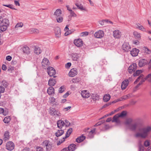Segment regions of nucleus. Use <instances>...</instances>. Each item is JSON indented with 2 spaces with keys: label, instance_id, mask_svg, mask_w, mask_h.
Returning a JSON list of instances; mask_svg holds the SVG:
<instances>
[{
  "label": "nucleus",
  "instance_id": "nucleus-1",
  "mask_svg": "<svg viewBox=\"0 0 151 151\" xmlns=\"http://www.w3.org/2000/svg\"><path fill=\"white\" fill-rule=\"evenodd\" d=\"M139 132L135 134L136 137L145 138L150 134L151 132V127L147 126L140 128L139 129Z\"/></svg>",
  "mask_w": 151,
  "mask_h": 151
},
{
  "label": "nucleus",
  "instance_id": "nucleus-2",
  "mask_svg": "<svg viewBox=\"0 0 151 151\" xmlns=\"http://www.w3.org/2000/svg\"><path fill=\"white\" fill-rule=\"evenodd\" d=\"M9 24V21L8 19H3L0 16V32L6 31Z\"/></svg>",
  "mask_w": 151,
  "mask_h": 151
},
{
  "label": "nucleus",
  "instance_id": "nucleus-3",
  "mask_svg": "<svg viewBox=\"0 0 151 151\" xmlns=\"http://www.w3.org/2000/svg\"><path fill=\"white\" fill-rule=\"evenodd\" d=\"M132 122V119L131 118L128 119L125 122V124L129 126V129L132 131H135L138 127V124L136 123L131 124Z\"/></svg>",
  "mask_w": 151,
  "mask_h": 151
},
{
  "label": "nucleus",
  "instance_id": "nucleus-4",
  "mask_svg": "<svg viewBox=\"0 0 151 151\" xmlns=\"http://www.w3.org/2000/svg\"><path fill=\"white\" fill-rule=\"evenodd\" d=\"M47 73L50 76H53L54 78L56 77V76H54V75L56 73V71L53 67L50 66L48 67Z\"/></svg>",
  "mask_w": 151,
  "mask_h": 151
},
{
  "label": "nucleus",
  "instance_id": "nucleus-5",
  "mask_svg": "<svg viewBox=\"0 0 151 151\" xmlns=\"http://www.w3.org/2000/svg\"><path fill=\"white\" fill-rule=\"evenodd\" d=\"M43 145L44 147H46L47 151H50L52 147L51 143L47 140H45L43 142Z\"/></svg>",
  "mask_w": 151,
  "mask_h": 151
},
{
  "label": "nucleus",
  "instance_id": "nucleus-6",
  "mask_svg": "<svg viewBox=\"0 0 151 151\" xmlns=\"http://www.w3.org/2000/svg\"><path fill=\"white\" fill-rule=\"evenodd\" d=\"M104 35V33L103 31L99 30L96 32L94 34V37L97 38H102Z\"/></svg>",
  "mask_w": 151,
  "mask_h": 151
},
{
  "label": "nucleus",
  "instance_id": "nucleus-7",
  "mask_svg": "<svg viewBox=\"0 0 151 151\" xmlns=\"http://www.w3.org/2000/svg\"><path fill=\"white\" fill-rule=\"evenodd\" d=\"M137 64L136 63L132 64L128 68V72L129 73L134 72L137 69Z\"/></svg>",
  "mask_w": 151,
  "mask_h": 151
},
{
  "label": "nucleus",
  "instance_id": "nucleus-8",
  "mask_svg": "<svg viewBox=\"0 0 151 151\" xmlns=\"http://www.w3.org/2000/svg\"><path fill=\"white\" fill-rule=\"evenodd\" d=\"M50 65V62L48 60L47 58H44L42 62V65L43 68L45 69Z\"/></svg>",
  "mask_w": 151,
  "mask_h": 151
},
{
  "label": "nucleus",
  "instance_id": "nucleus-9",
  "mask_svg": "<svg viewBox=\"0 0 151 151\" xmlns=\"http://www.w3.org/2000/svg\"><path fill=\"white\" fill-rule=\"evenodd\" d=\"M50 114L52 116H60L61 114L58 110H56L53 108H52L50 111Z\"/></svg>",
  "mask_w": 151,
  "mask_h": 151
},
{
  "label": "nucleus",
  "instance_id": "nucleus-10",
  "mask_svg": "<svg viewBox=\"0 0 151 151\" xmlns=\"http://www.w3.org/2000/svg\"><path fill=\"white\" fill-rule=\"evenodd\" d=\"M79 54L77 53L73 52L70 54L72 59L73 61H78L80 58Z\"/></svg>",
  "mask_w": 151,
  "mask_h": 151
},
{
  "label": "nucleus",
  "instance_id": "nucleus-11",
  "mask_svg": "<svg viewBox=\"0 0 151 151\" xmlns=\"http://www.w3.org/2000/svg\"><path fill=\"white\" fill-rule=\"evenodd\" d=\"M77 69L76 68L72 69L68 73V75L69 76L73 77L76 75L78 74Z\"/></svg>",
  "mask_w": 151,
  "mask_h": 151
},
{
  "label": "nucleus",
  "instance_id": "nucleus-12",
  "mask_svg": "<svg viewBox=\"0 0 151 151\" xmlns=\"http://www.w3.org/2000/svg\"><path fill=\"white\" fill-rule=\"evenodd\" d=\"M6 147V149L7 150L11 151L14 149V145L13 142L9 141L7 143Z\"/></svg>",
  "mask_w": 151,
  "mask_h": 151
},
{
  "label": "nucleus",
  "instance_id": "nucleus-13",
  "mask_svg": "<svg viewBox=\"0 0 151 151\" xmlns=\"http://www.w3.org/2000/svg\"><path fill=\"white\" fill-rule=\"evenodd\" d=\"M75 45L78 47L82 46L83 44V42L81 39H75L74 41Z\"/></svg>",
  "mask_w": 151,
  "mask_h": 151
},
{
  "label": "nucleus",
  "instance_id": "nucleus-14",
  "mask_svg": "<svg viewBox=\"0 0 151 151\" xmlns=\"http://www.w3.org/2000/svg\"><path fill=\"white\" fill-rule=\"evenodd\" d=\"M113 36L115 38L119 39L122 35L121 32L118 30H116L113 32Z\"/></svg>",
  "mask_w": 151,
  "mask_h": 151
},
{
  "label": "nucleus",
  "instance_id": "nucleus-15",
  "mask_svg": "<svg viewBox=\"0 0 151 151\" xmlns=\"http://www.w3.org/2000/svg\"><path fill=\"white\" fill-rule=\"evenodd\" d=\"M81 94L84 98H88L90 96L89 93L86 90H83L81 91Z\"/></svg>",
  "mask_w": 151,
  "mask_h": 151
},
{
  "label": "nucleus",
  "instance_id": "nucleus-16",
  "mask_svg": "<svg viewBox=\"0 0 151 151\" xmlns=\"http://www.w3.org/2000/svg\"><path fill=\"white\" fill-rule=\"evenodd\" d=\"M123 49L125 51H130L131 47L129 44L127 43H124L122 46Z\"/></svg>",
  "mask_w": 151,
  "mask_h": 151
},
{
  "label": "nucleus",
  "instance_id": "nucleus-17",
  "mask_svg": "<svg viewBox=\"0 0 151 151\" xmlns=\"http://www.w3.org/2000/svg\"><path fill=\"white\" fill-rule=\"evenodd\" d=\"M55 35L56 37H59L60 36L61 30L60 28L58 27H56L54 29Z\"/></svg>",
  "mask_w": 151,
  "mask_h": 151
},
{
  "label": "nucleus",
  "instance_id": "nucleus-18",
  "mask_svg": "<svg viewBox=\"0 0 151 151\" xmlns=\"http://www.w3.org/2000/svg\"><path fill=\"white\" fill-rule=\"evenodd\" d=\"M23 52L27 55L29 54L30 53V50L29 47L27 46L23 47L22 48Z\"/></svg>",
  "mask_w": 151,
  "mask_h": 151
},
{
  "label": "nucleus",
  "instance_id": "nucleus-19",
  "mask_svg": "<svg viewBox=\"0 0 151 151\" xmlns=\"http://www.w3.org/2000/svg\"><path fill=\"white\" fill-rule=\"evenodd\" d=\"M129 83V80H125L123 81L121 85V88L122 89H125Z\"/></svg>",
  "mask_w": 151,
  "mask_h": 151
},
{
  "label": "nucleus",
  "instance_id": "nucleus-20",
  "mask_svg": "<svg viewBox=\"0 0 151 151\" xmlns=\"http://www.w3.org/2000/svg\"><path fill=\"white\" fill-rule=\"evenodd\" d=\"M139 50L136 48H134L130 51V54L133 56H137L139 52Z\"/></svg>",
  "mask_w": 151,
  "mask_h": 151
},
{
  "label": "nucleus",
  "instance_id": "nucleus-21",
  "mask_svg": "<svg viewBox=\"0 0 151 151\" xmlns=\"http://www.w3.org/2000/svg\"><path fill=\"white\" fill-rule=\"evenodd\" d=\"M147 63V60L145 59H142L139 60L138 64L140 67H142L144 66Z\"/></svg>",
  "mask_w": 151,
  "mask_h": 151
},
{
  "label": "nucleus",
  "instance_id": "nucleus-22",
  "mask_svg": "<svg viewBox=\"0 0 151 151\" xmlns=\"http://www.w3.org/2000/svg\"><path fill=\"white\" fill-rule=\"evenodd\" d=\"M151 77V73L148 75L145 78H143V77L141 78V81L139 82V83L141 85L145 81L147 80L148 81V79L150 78Z\"/></svg>",
  "mask_w": 151,
  "mask_h": 151
},
{
  "label": "nucleus",
  "instance_id": "nucleus-23",
  "mask_svg": "<svg viewBox=\"0 0 151 151\" xmlns=\"http://www.w3.org/2000/svg\"><path fill=\"white\" fill-rule=\"evenodd\" d=\"M57 124L58 127L60 129H61L65 125V122L63 120H60L58 121Z\"/></svg>",
  "mask_w": 151,
  "mask_h": 151
},
{
  "label": "nucleus",
  "instance_id": "nucleus-24",
  "mask_svg": "<svg viewBox=\"0 0 151 151\" xmlns=\"http://www.w3.org/2000/svg\"><path fill=\"white\" fill-rule=\"evenodd\" d=\"M56 82V80L55 79H50L48 81V85L49 86L52 87L54 86Z\"/></svg>",
  "mask_w": 151,
  "mask_h": 151
},
{
  "label": "nucleus",
  "instance_id": "nucleus-25",
  "mask_svg": "<svg viewBox=\"0 0 151 151\" xmlns=\"http://www.w3.org/2000/svg\"><path fill=\"white\" fill-rule=\"evenodd\" d=\"M47 92L49 95H52L54 93V89L52 87H49L47 90Z\"/></svg>",
  "mask_w": 151,
  "mask_h": 151
},
{
  "label": "nucleus",
  "instance_id": "nucleus-26",
  "mask_svg": "<svg viewBox=\"0 0 151 151\" xmlns=\"http://www.w3.org/2000/svg\"><path fill=\"white\" fill-rule=\"evenodd\" d=\"M62 14V12L60 9H58L56 10L54 12V15L55 17H58L61 15Z\"/></svg>",
  "mask_w": 151,
  "mask_h": 151
},
{
  "label": "nucleus",
  "instance_id": "nucleus-27",
  "mask_svg": "<svg viewBox=\"0 0 151 151\" xmlns=\"http://www.w3.org/2000/svg\"><path fill=\"white\" fill-rule=\"evenodd\" d=\"M73 131V129L72 128H70L68 129L67 132L65 134V137H63V139H64L63 141H64L65 139L68 137L70 134Z\"/></svg>",
  "mask_w": 151,
  "mask_h": 151
},
{
  "label": "nucleus",
  "instance_id": "nucleus-28",
  "mask_svg": "<svg viewBox=\"0 0 151 151\" xmlns=\"http://www.w3.org/2000/svg\"><path fill=\"white\" fill-rule=\"evenodd\" d=\"M9 132L8 131L5 132L4 134L3 140L6 141L9 139Z\"/></svg>",
  "mask_w": 151,
  "mask_h": 151
},
{
  "label": "nucleus",
  "instance_id": "nucleus-29",
  "mask_svg": "<svg viewBox=\"0 0 151 151\" xmlns=\"http://www.w3.org/2000/svg\"><path fill=\"white\" fill-rule=\"evenodd\" d=\"M69 151H74L76 148V145L72 144H71L68 147Z\"/></svg>",
  "mask_w": 151,
  "mask_h": 151
},
{
  "label": "nucleus",
  "instance_id": "nucleus-30",
  "mask_svg": "<svg viewBox=\"0 0 151 151\" xmlns=\"http://www.w3.org/2000/svg\"><path fill=\"white\" fill-rule=\"evenodd\" d=\"M86 138L85 136L82 135L81 136L77 138L76 139V141L78 143H80L82 142Z\"/></svg>",
  "mask_w": 151,
  "mask_h": 151
},
{
  "label": "nucleus",
  "instance_id": "nucleus-31",
  "mask_svg": "<svg viewBox=\"0 0 151 151\" xmlns=\"http://www.w3.org/2000/svg\"><path fill=\"white\" fill-rule=\"evenodd\" d=\"M96 130V128H94L93 129L91 130L88 132V136L89 138H92L93 137L94 135L95 134Z\"/></svg>",
  "mask_w": 151,
  "mask_h": 151
},
{
  "label": "nucleus",
  "instance_id": "nucleus-32",
  "mask_svg": "<svg viewBox=\"0 0 151 151\" xmlns=\"http://www.w3.org/2000/svg\"><path fill=\"white\" fill-rule=\"evenodd\" d=\"M119 116L118 114L115 115L113 118V119L112 120V122H116V123H119L120 121L119 119Z\"/></svg>",
  "mask_w": 151,
  "mask_h": 151
},
{
  "label": "nucleus",
  "instance_id": "nucleus-33",
  "mask_svg": "<svg viewBox=\"0 0 151 151\" xmlns=\"http://www.w3.org/2000/svg\"><path fill=\"white\" fill-rule=\"evenodd\" d=\"M111 96L109 94H106L103 97V100L104 102H107L110 99Z\"/></svg>",
  "mask_w": 151,
  "mask_h": 151
},
{
  "label": "nucleus",
  "instance_id": "nucleus-34",
  "mask_svg": "<svg viewBox=\"0 0 151 151\" xmlns=\"http://www.w3.org/2000/svg\"><path fill=\"white\" fill-rule=\"evenodd\" d=\"M130 94H128V95H126L124 96H123L121 98V99H119V100H118V101H114L112 102V103H114L118 101H122L123 99L125 100V99H128L129 98H130Z\"/></svg>",
  "mask_w": 151,
  "mask_h": 151
},
{
  "label": "nucleus",
  "instance_id": "nucleus-35",
  "mask_svg": "<svg viewBox=\"0 0 151 151\" xmlns=\"http://www.w3.org/2000/svg\"><path fill=\"white\" fill-rule=\"evenodd\" d=\"M136 28L142 31L146 32L145 29L142 25H141L139 24H137Z\"/></svg>",
  "mask_w": 151,
  "mask_h": 151
},
{
  "label": "nucleus",
  "instance_id": "nucleus-36",
  "mask_svg": "<svg viewBox=\"0 0 151 151\" xmlns=\"http://www.w3.org/2000/svg\"><path fill=\"white\" fill-rule=\"evenodd\" d=\"M41 50L40 48L38 47H35L34 49V52L37 55H38L41 52Z\"/></svg>",
  "mask_w": 151,
  "mask_h": 151
},
{
  "label": "nucleus",
  "instance_id": "nucleus-37",
  "mask_svg": "<svg viewBox=\"0 0 151 151\" xmlns=\"http://www.w3.org/2000/svg\"><path fill=\"white\" fill-rule=\"evenodd\" d=\"M64 133L63 130H59L55 133V136L57 137H59L62 135Z\"/></svg>",
  "mask_w": 151,
  "mask_h": 151
},
{
  "label": "nucleus",
  "instance_id": "nucleus-38",
  "mask_svg": "<svg viewBox=\"0 0 151 151\" xmlns=\"http://www.w3.org/2000/svg\"><path fill=\"white\" fill-rule=\"evenodd\" d=\"M11 118L9 116L6 117L4 119L3 121L5 123H8L10 121Z\"/></svg>",
  "mask_w": 151,
  "mask_h": 151
},
{
  "label": "nucleus",
  "instance_id": "nucleus-39",
  "mask_svg": "<svg viewBox=\"0 0 151 151\" xmlns=\"http://www.w3.org/2000/svg\"><path fill=\"white\" fill-rule=\"evenodd\" d=\"M127 112L126 111H123L120 113H119V116L120 117H123L126 116L127 115Z\"/></svg>",
  "mask_w": 151,
  "mask_h": 151
},
{
  "label": "nucleus",
  "instance_id": "nucleus-40",
  "mask_svg": "<svg viewBox=\"0 0 151 151\" xmlns=\"http://www.w3.org/2000/svg\"><path fill=\"white\" fill-rule=\"evenodd\" d=\"M57 22L58 23H61L63 21V18L61 16L55 17Z\"/></svg>",
  "mask_w": 151,
  "mask_h": 151
},
{
  "label": "nucleus",
  "instance_id": "nucleus-41",
  "mask_svg": "<svg viewBox=\"0 0 151 151\" xmlns=\"http://www.w3.org/2000/svg\"><path fill=\"white\" fill-rule=\"evenodd\" d=\"M143 50L144 52L147 54H150L151 52V51L147 47H145L143 48Z\"/></svg>",
  "mask_w": 151,
  "mask_h": 151
},
{
  "label": "nucleus",
  "instance_id": "nucleus-42",
  "mask_svg": "<svg viewBox=\"0 0 151 151\" xmlns=\"http://www.w3.org/2000/svg\"><path fill=\"white\" fill-rule=\"evenodd\" d=\"M80 78H73L72 81V82L73 83H76L79 82L80 81Z\"/></svg>",
  "mask_w": 151,
  "mask_h": 151
},
{
  "label": "nucleus",
  "instance_id": "nucleus-43",
  "mask_svg": "<svg viewBox=\"0 0 151 151\" xmlns=\"http://www.w3.org/2000/svg\"><path fill=\"white\" fill-rule=\"evenodd\" d=\"M142 72V71L141 70H137L133 74V75L134 76H139Z\"/></svg>",
  "mask_w": 151,
  "mask_h": 151
},
{
  "label": "nucleus",
  "instance_id": "nucleus-44",
  "mask_svg": "<svg viewBox=\"0 0 151 151\" xmlns=\"http://www.w3.org/2000/svg\"><path fill=\"white\" fill-rule=\"evenodd\" d=\"M133 35L135 37H137V38L138 39H140V38L141 37L140 34L138 33L137 32L134 31L133 32Z\"/></svg>",
  "mask_w": 151,
  "mask_h": 151
},
{
  "label": "nucleus",
  "instance_id": "nucleus-45",
  "mask_svg": "<svg viewBox=\"0 0 151 151\" xmlns=\"http://www.w3.org/2000/svg\"><path fill=\"white\" fill-rule=\"evenodd\" d=\"M65 90V87L64 86H61L59 89V93H60L63 92Z\"/></svg>",
  "mask_w": 151,
  "mask_h": 151
},
{
  "label": "nucleus",
  "instance_id": "nucleus-46",
  "mask_svg": "<svg viewBox=\"0 0 151 151\" xmlns=\"http://www.w3.org/2000/svg\"><path fill=\"white\" fill-rule=\"evenodd\" d=\"M8 83L6 82L5 81H3L1 83V86H2L3 87L6 88L8 86Z\"/></svg>",
  "mask_w": 151,
  "mask_h": 151
},
{
  "label": "nucleus",
  "instance_id": "nucleus-47",
  "mask_svg": "<svg viewBox=\"0 0 151 151\" xmlns=\"http://www.w3.org/2000/svg\"><path fill=\"white\" fill-rule=\"evenodd\" d=\"M2 5H3V6H4L9 7L12 9H15L13 5L12 4H8V5L3 4Z\"/></svg>",
  "mask_w": 151,
  "mask_h": 151
},
{
  "label": "nucleus",
  "instance_id": "nucleus-48",
  "mask_svg": "<svg viewBox=\"0 0 151 151\" xmlns=\"http://www.w3.org/2000/svg\"><path fill=\"white\" fill-rule=\"evenodd\" d=\"M0 114H3L4 115H6L8 114V112L4 111V110L2 108H0Z\"/></svg>",
  "mask_w": 151,
  "mask_h": 151
},
{
  "label": "nucleus",
  "instance_id": "nucleus-49",
  "mask_svg": "<svg viewBox=\"0 0 151 151\" xmlns=\"http://www.w3.org/2000/svg\"><path fill=\"white\" fill-rule=\"evenodd\" d=\"M70 13L72 17H76L77 16V15L72 10H70Z\"/></svg>",
  "mask_w": 151,
  "mask_h": 151
},
{
  "label": "nucleus",
  "instance_id": "nucleus-50",
  "mask_svg": "<svg viewBox=\"0 0 151 151\" xmlns=\"http://www.w3.org/2000/svg\"><path fill=\"white\" fill-rule=\"evenodd\" d=\"M23 24L22 23H20L17 24L15 26V28H17L18 27H22Z\"/></svg>",
  "mask_w": 151,
  "mask_h": 151
},
{
  "label": "nucleus",
  "instance_id": "nucleus-51",
  "mask_svg": "<svg viewBox=\"0 0 151 151\" xmlns=\"http://www.w3.org/2000/svg\"><path fill=\"white\" fill-rule=\"evenodd\" d=\"M5 90L4 87H3L2 86H0V93H3Z\"/></svg>",
  "mask_w": 151,
  "mask_h": 151
},
{
  "label": "nucleus",
  "instance_id": "nucleus-52",
  "mask_svg": "<svg viewBox=\"0 0 151 151\" xmlns=\"http://www.w3.org/2000/svg\"><path fill=\"white\" fill-rule=\"evenodd\" d=\"M150 145V143L149 140L145 141L144 143V145L146 147Z\"/></svg>",
  "mask_w": 151,
  "mask_h": 151
},
{
  "label": "nucleus",
  "instance_id": "nucleus-53",
  "mask_svg": "<svg viewBox=\"0 0 151 151\" xmlns=\"http://www.w3.org/2000/svg\"><path fill=\"white\" fill-rule=\"evenodd\" d=\"M65 126L66 127H68L70 125V123L69 122L65 120Z\"/></svg>",
  "mask_w": 151,
  "mask_h": 151
},
{
  "label": "nucleus",
  "instance_id": "nucleus-54",
  "mask_svg": "<svg viewBox=\"0 0 151 151\" xmlns=\"http://www.w3.org/2000/svg\"><path fill=\"white\" fill-rule=\"evenodd\" d=\"M143 76V75L142 74H141L140 75V76L138 77L137 78V79L134 82V83H136L137 82L139 81V80L141 79V78H142Z\"/></svg>",
  "mask_w": 151,
  "mask_h": 151
},
{
  "label": "nucleus",
  "instance_id": "nucleus-55",
  "mask_svg": "<svg viewBox=\"0 0 151 151\" xmlns=\"http://www.w3.org/2000/svg\"><path fill=\"white\" fill-rule=\"evenodd\" d=\"M14 67L12 66H10L8 68V70L9 72H12L13 70H14Z\"/></svg>",
  "mask_w": 151,
  "mask_h": 151
},
{
  "label": "nucleus",
  "instance_id": "nucleus-56",
  "mask_svg": "<svg viewBox=\"0 0 151 151\" xmlns=\"http://www.w3.org/2000/svg\"><path fill=\"white\" fill-rule=\"evenodd\" d=\"M32 32L33 33H38L39 32L38 30L36 29H32Z\"/></svg>",
  "mask_w": 151,
  "mask_h": 151
},
{
  "label": "nucleus",
  "instance_id": "nucleus-57",
  "mask_svg": "<svg viewBox=\"0 0 151 151\" xmlns=\"http://www.w3.org/2000/svg\"><path fill=\"white\" fill-rule=\"evenodd\" d=\"M81 34H82V36H86L88 35V32H82Z\"/></svg>",
  "mask_w": 151,
  "mask_h": 151
},
{
  "label": "nucleus",
  "instance_id": "nucleus-58",
  "mask_svg": "<svg viewBox=\"0 0 151 151\" xmlns=\"http://www.w3.org/2000/svg\"><path fill=\"white\" fill-rule=\"evenodd\" d=\"M12 59V57L10 55H8L6 57V60L8 61H10Z\"/></svg>",
  "mask_w": 151,
  "mask_h": 151
},
{
  "label": "nucleus",
  "instance_id": "nucleus-59",
  "mask_svg": "<svg viewBox=\"0 0 151 151\" xmlns=\"http://www.w3.org/2000/svg\"><path fill=\"white\" fill-rule=\"evenodd\" d=\"M14 4L16 6H20V4L19 3V1H17V0H14Z\"/></svg>",
  "mask_w": 151,
  "mask_h": 151
},
{
  "label": "nucleus",
  "instance_id": "nucleus-60",
  "mask_svg": "<svg viewBox=\"0 0 151 151\" xmlns=\"http://www.w3.org/2000/svg\"><path fill=\"white\" fill-rule=\"evenodd\" d=\"M36 150L37 151H43V149L42 148L40 147H37Z\"/></svg>",
  "mask_w": 151,
  "mask_h": 151
},
{
  "label": "nucleus",
  "instance_id": "nucleus-61",
  "mask_svg": "<svg viewBox=\"0 0 151 151\" xmlns=\"http://www.w3.org/2000/svg\"><path fill=\"white\" fill-rule=\"evenodd\" d=\"M71 63H68L65 65V67L67 68H69L71 65Z\"/></svg>",
  "mask_w": 151,
  "mask_h": 151
},
{
  "label": "nucleus",
  "instance_id": "nucleus-62",
  "mask_svg": "<svg viewBox=\"0 0 151 151\" xmlns=\"http://www.w3.org/2000/svg\"><path fill=\"white\" fill-rule=\"evenodd\" d=\"M51 102L52 103H54L55 102V99L53 97H50V98Z\"/></svg>",
  "mask_w": 151,
  "mask_h": 151
},
{
  "label": "nucleus",
  "instance_id": "nucleus-63",
  "mask_svg": "<svg viewBox=\"0 0 151 151\" xmlns=\"http://www.w3.org/2000/svg\"><path fill=\"white\" fill-rule=\"evenodd\" d=\"M7 67L5 65H3L2 66V69L4 70H5L6 69Z\"/></svg>",
  "mask_w": 151,
  "mask_h": 151
},
{
  "label": "nucleus",
  "instance_id": "nucleus-64",
  "mask_svg": "<svg viewBox=\"0 0 151 151\" xmlns=\"http://www.w3.org/2000/svg\"><path fill=\"white\" fill-rule=\"evenodd\" d=\"M104 20H103L102 21H99V23L101 25H103L104 24Z\"/></svg>",
  "mask_w": 151,
  "mask_h": 151
}]
</instances>
